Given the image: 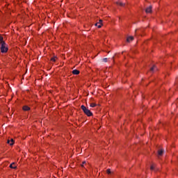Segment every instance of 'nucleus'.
I'll list each match as a JSON object with an SVG mask.
<instances>
[{"mask_svg":"<svg viewBox=\"0 0 178 178\" xmlns=\"http://www.w3.org/2000/svg\"><path fill=\"white\" fill-rule=\"evenodd\" d=\"M103 62H105V63H106V62H108V58H103Z\"/></svg>","mask_w":178,"mask_h":178,"instance_id":"obj_17","label":"nucleus"},{"mask_svg":"<svg viewBox=\"0 0 178 178\" xmlns=\"http://www.w3.org/2000/svg\"><path fill=\"white\" fill-rule=\"evenodd\" d=\"M85 163H86V161H83V162L82 163V165H81V166L82 168H83V167H84Z\"/></svg>","mask_w":178,"mask_h":178,"instance_id":"obj_19","label":"nucleus"},{"mask_svg":"<svg viewBox=\"0 0 178 178\" xmlns=\"http://www.w3.org/2000/svg\"><path fill=\"white\" fill-rule=\"evenodd\" d=\"M95 26L98 27V29H101V27H102V24H101V22H97L95 24Z\"/></svg>","mask_w":178,"mask_h":178,"instance_id":"obj_8","label":"nucleus"},{"mask_svg":"<svg viewBox=\"0 0 178 178\" xmlns=\"http://www.w3.org/2000/svg\"><path fill=\"white\" fill-rule=\"evenodd\" d=\"M56 59H58V58L56 56H54L51 58V62H56Z\"/></svg>","mask_w":178,"mask_h":178,"instance_id":"obj_12","label":"nucleus"},{"mask_svg":"<svg viewBox=\"0 0 178 178\" xmlns=\"http://www.w3.org/2000/svg\"><path fill=\"white\" fill-rule=\"evenodd\" d=\"M22 109L23 111H30V107L29 106H24Z\"/></svg>","mask_w":178,"mask_h":178,"instance_id":"obj_9","label":"nucleus"},{"mask_svg":"<svg viewBox=\"0 0 178 178\" xmlns=\"http://www.w3.org/2000/svg\"><path fill=\"white\" fill-rule=\"evenodd\" d=\"M118 5H120V6H124V3H117Z\"/></svg>","mask_w":178,"mask_h":178,"instance_id":"obj_16","label":"nucleus"},{"mask_svg":"<svg viewBox=\"0 0 178 178\" xmlns=\"http://www.w3.org/2000/svg\"><path fill=\"white\" fill-rule=\"evenodd\" d=\"M0 49H1V54H6V52H8V44H6V43H2V44H1L0 46Z\"/></svg>","mask_w":178,"mask_h":178,"instance_id":"obj_2","label":"nucleus"},{"mask_svg":"<svg viewBox=\"0 0 178 178\" xmlns=\"http://www.w3.org/2000/svg\"><path fill=\"white\" fill-rule=\"evenodd\" d=\"M81 108L82 109V111L85 113V115H86L89 117L92 116V113L91 112V111H90L88 108H87V107H86V106L82 105L81 106Z\"/></svg>","mask_w":178,"mask_h":178,"instance_id":"obj_1","label":"nucleus"},{"mask_svg":"<svg viewBox=\"0 0 178 178\" xmlns=\"http://www.w3.org/2000/svg\"><path fill=\"white\" fill-rule=\"evenodd\" d=\"M99 23H101V24H102V19H99Z\"/></svg>","mask_w":178,"mask_h":178,"instance_id":"obj_20","label":"nucleus"},{"mask_svg":"<svg viewBox=\"0 0 178 178\" xmlns=\"http://www.w3.org/2000/svg\"><path fill=\"white\" fill-rule=\"evenodd\" d=\"M7 144H9L10 145H13V144H15V140H13V138H11L10 140H8Z\"/></svg>","mask_w":178,"mask_h":178,"instance_id":"obj_3","label":"nucleus"},{"mask_svg":"<svg viewBox=\"0 0 178 178\" xmlns=\"http://www.w3.org/2000/svg\"><path fill=\"white\" fill-rule=\"evenodd\" d=\"M154 70H156V67L155 65L150 68V72H154Z\"/></svg>","mask_w":178,"mask_h":178,"instance_id":"obj_13","label":"nucleus"},{"mask_svg":"<svg viewBox=\"0 0 178 178\" xmlns=\"http://www.w3.org/2000/svg\"><path fill=\"white\" fill-rule=\"evenodd\" d=\"M154 168H155V167L154 165H151V167H150L151 170H154Z\"/></svg>","mask_w":178,"mask_h":178,"instance_id":"obj_18","label":"nucleus"},{"mask_svg":"<svg viewBox=\"0 0 178 178\" xmlns=\"http://www.w3.org/2000/svg\"><path fill=\"white\" fill-rule=\"evenodd\" d=\"M72 74H76V75L80 74V71H79L78 70H74L72 71Z\"/></svg>","mask_w":178,"mask_h":178,"instance_id":"obj_7","label":"nucleus"},{"mask_svg":"<svg viewBox=\"0 0 178 178\" xmlns=\"http://www.w3.org/2000/svg\"><path fill=\"white\" fill-rule=\"evenodd\" d=\"M10 168H11V169H16V165L15 164V163H11L10 165Z\"/></svg>","mask_w":178,"mask_h":178,"instance_id":"obj_10","label":"nucleus"},{"mask_svg":"<svg viewBox=\"0 0 178 178\" xmlns=\"http://www.w3.org/2000/svg\"><path fill=\"white\" fill-rule=\"evenodd\" d=\"M5 41H3V38L2 36H0V44L2 45V44H5Z\"/></svg>","mask_w":178,"mask_h":178,"instance_id":"obj_11","label":"nucleus"},{"mask_svg":"<svg viewBox=\"0 0 178 178\" xmlns=\"http://www.w3.org/2000/svg\"><path fill=\"white\" fill-rule=\"evenodd\" d=\"M152 11V6H151L147 8L145 10L146 13H151Z\"/></svg>","mask_w":178,"mask_h":178,"instance_id":"obj_4","label":"nucleus"},{"mask_svg":"<svg viewBox=\"0 0 178 178\" xmlns=\"http://www.w3.org/2000/svg\"><path fill=\"white\" fill-rule=\"evenodd\" d=\"M134 40V38L133 36H129L127 38V42H131V41H133Z\"/></svg>","mask_w":178,"mask_h":178,"instance_id":"obj_5","label":"nucleus"},{"mask_svg":"<svg viewBox=\"0 0 178 178\" xmlns=\"http://www.w3.org/2000/svg\"><path fill=\"white\" fill-rule=\"evenodd\" d=\"M106 173H107V175H111V169L108 168V169L106 170Z\"/></svg>","mask_w":178,"mask_h":178,"instance_id":"obj_15","label":"nucleus"},{"mask_svg":"<svg viewBox=\"0 0 178 178\" xmlns=\"http://www.w3.org/2000/svg\"><path fill=\"white\" fill-rule=\"evenodd\" d=\"M158 155H159V156H162V155H163V149H159V151H158Z\"/></svg>","mask_w":178,"mask_h":178,"instance_id":"obj_6","label":"nucleus"},{"mask_svg":"<svg viewBox=\"0 0 178 178\" xmlns=\"http://www.w3.org/2000/svg\"><path fill=\"white\" fill-rule=\"evenodd\" d=\"M90 106L91 108H95L96 104H95V103H91L90 105Z\"/></svg>","mask_w":178,"mask_h":178,"instance_id":"obj_14","label":"nucleus"}]
</instances>
